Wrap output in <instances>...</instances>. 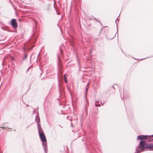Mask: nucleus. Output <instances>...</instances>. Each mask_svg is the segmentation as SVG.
Listing matches in <instances>:
<instances>
[{"label":"nucleus","instance_id":"18","mask_svg":"<svg viewBox=\"0 0 153 153\" xmlns=\"http://www.w3.org/2000/svg\"><path fill=\"white\" fill-rule=\"evenodd\" d=\"M30 67H29L28 68V70H27V71L28 70H29L30 68Z\"/></svg>","mask_w":153,"mask_h":153},{"label":"nucleus","instance_id":"6","mask_svg":"<svg viewBox=\"0 0 153 153\" xmlns=\"http://www.w3.org/2000/svg\"><path fill=\"white\" fill-rule=\"evenodd\" d=\"M35 121L36 122L37 125L40 124V119L39 116L36 115V116Z\"/></svg>","mask_w":153,"mask_h":153},{"label":"nucleus","instance_id":"2","mask_svg":"<svg viewBox=\"0 0 153 153\" xmlns=\"http://www.w3.org/2000/svg\"><path fill=\"white\" fill-rule=\"evenodd\" d=\"M39 136L41 140L43 142L42 145L45 153H47V144L45 143L47 141L46 137L43 132L39 133Z\"/></svg>","mask_w":153,"mask_h":153},{"label":"nucleus","instance_id":"21","mask_svg":"<svg viewBox=\"0 0 153 153\" xmlns=\"http://www.w3.org/2000/svg\"><path fill=\"white\" fill-rule=\"evenodd\" d=\"M103 104H104V103L102 104V102H101V104L102 105H103Z\"/></svg>","mask_w":153,"mask_h":153},{"label":"nucleus","instance_id":"14","mask_svg":"<svg viewBox=\"0 0 153 153\" xmlns=\"http://www.w3.org/2000/svg\"><path fill=\"white\" fill-rule=\"evenodd\" d=\"M35 113H36V111H35V110L34 111H33V114H35Z\"/></svg>","mask_w":153,"mask_h":153},{"label":"nucleus","instance_id":"10","mask_svg":"<svg viewBox=\"0 0 153 153\" xmlns=\"http://www.w3.org/2000/svg\"><path fill=\"white\" fill-rule=\"evenodd\" d=\"M88 88H85V93H86V94L87 93V91H88Z\"/></svg>","mask_w":153,"mask_h":153},{"label":"nucleus","instance_id":"11","mask_svg":"<svg viewBox=\"0 0 153 153\" xmlns=\"http://www.w3.org/2000/svg\"><path fill=\"white\" fill-rule=\"evenodd\" d=\"M118 17L117 18V19H116V20L115 21V23H116V24H117V20H118V21H119V19H118Z\"/></svg>","mask_w":153,"mask_h":153},{"label":"nucleus","instance_id":"20","mask_svg":"<svg viewBox=\"0 0 153 153\" xmlns=\"http://www.w3.org/2000/svg\"><path fill=\"white\" fill-rule=\"evenodd\" d=\"M71 126H73V125H72V123H71Z\"/></svg>","mask_w":153,"mask_h":153},{"label":"nucleus","instance_id":"3","mask_svg":"<svg viewBox=\"0 0 153 153\" xmlns=\"http://www.w3.org/2000/svg\"><path fill=\"white\" fill-rule=\"evenodd\" d=\"M10 24L14 29H16L18 27L17 23L16 20L15 19H13L12 20Z\"/></svg>","mask_w":153,"mask_h":153},{"label":"nucleus","instance_id":"17","mask_svg":"<svg viewBox=\"0 0 153 153\" xmlns=\"http://www.w3.org/2000/svg\"><path fill=\"white\" fill-rule=\"evenodd\" d=\"M4 124H5V123H4L3 124H2V126H4Z\"/></svg>","mask_w":153,"mask_h":153},{"label":"nucleus","instance_id":"1","mask_svg":"<svg viewBox=\"0 0 153 153\" xmlns=\"http://www.w3.org/2000/svg\"><path fill=\"white\" fill-rule=\"evenodd\" d=\"M146 143L145 141L143 140H140L139 145L136 148V153H140L143 150L146 149Z\"/></svg>","mask_w":153,"mask_h":153},{"label":"nucleus","instance_id":"24","mask_svg":"<svg viewBox=\"0 0 153 153\" xmlns=\"http://www.w3.org/2000/svg\"><path fill=\"white\" fill-rule=\"evenodd\" d=\"M121 98H122V99H123V98L122 97H121Z\"/></svg>","mask_w":153,"mask_h":153},{"label":"nucleus","instance_id":"22","mask_svg":"<svg viewBox=\"0 0 153 153\" xmlns=\"http://www.w3.org/2000/svg\"><path fill=\"white\" fill-rule=\"evenodd\" d=\"M29 106V105H27V106Z\"/></svg>","mask_w":153,"mask_h":153},{"label":"nucleus","instance_id":"8","mask_svg":"<svg viewBox=\"0 0 153 153\" xmlns=\"http://www.w3.org/2000/svg\"><path fill=\"white\" fill-rule=\"evenodd\" d=\"M23 55H24V57L22 59L23 60H24L27 58V54H26L25 53H24Z\"/></svg>","mask_w":153,"mask_h":153},{"label":"nucleus","instance_id":"16","mask_svg":"<svg viewBox=\"0 0 153 153\" xmlns=\"http://www.w3.org/2000/svg\"><path fill=\"white\" fill-rule=\"evenodd\" d=\"M1 128H3V129H4L5 128V127H1Z\"/></svg>","mask_w":153,"mask_h":153},{"label":"nucleus","instance_id":"25","mask_svg":"<svg viewBox=\"0 0 153 153\" xmlns=\"http://www.w3.org/2000/svg\"><path fill=\"white\" fill-rule=\"evenodd\" d=\"M152 148H153V144H152Z\"/></svg>","mask_w":153,"mask_h":153},{"label":"nucleus","instance_id":"9","mask_svg":"<svg viewBox=\"0 0 153 153\" xmlns=\"http://www.w3.org/2000/svg\"><path fill=\"white\" fill-rule=\"evenodd\" d=\"M98 101H97L95 102V105L97 107V106H100V105H98Z\"/></svg>","mask_w":153,"mask_h":153},{"label":"nucleus","instance_id":"12","mask_svg":"<svg viewBox=\"0 0 153 153\" xmlns=\"http://www.w3.org/2000/svg\"><path fill=\"white\" fill-rule=\"evenodd\" d=\"M65 79V82L66 83H67V79Z\"/></svg>","mask_w":153,"mask_h":153},{"label":"nucleus","instance_id":"7","mask_svg":"<svg viewBox=\"0 0 153 153\" xmlns=\"http://www.w3.org/2000/svg\"><path fill=\"white\" fill-rule=\"evenodd\" d=\"M146 148H149V150H151L152 148V143H146Z\"/></svg>","mask_w":153,"mask_h":153},{"label":"nucleus","instance_id":"4","mask_svg":"<svg viewBox=\"0 0 153 153\" xmlns=\"http://www.w3.org/2000/svg\"><path fill=\"white\" fill-rule=\"evenodd\" d=\"M147 136L146 135H139L137 137V140H141L143 139H146L147 138Z\"/></svg>","mask_w":153,"mask_h":153},{"label":"nucleus","instance_id":"13","mask_svg":"<svg viewBox=\"0 0 153 153\" xmlns=\"http://www.w3.org/2000/svg\"><path fill=\"white\" fill-rule=\"evenodd\" d=\"M64 79H67V78L66 77V75L65 74H64Z\"/></svg>","mask_w":153,"mask_h":153},{"label":"nucleus","instance_id":"5","mask_svg":"<svg viewBox=\"0 0 153 153\" xmlns=\"http://www.w3.org/2000/svg\"><path fill=\"white\" fill-rule=\"evenodd\" d=\"M37 125L38 129V132H39V133L43 132V131L40 124H37Z\"/></svg>","mask_w":153,"mask_h":153},{"label":"nucleus","instance_id":"23","mask_svg":"<svg viewBox=\"0 0 153 153\" xmlns=\"http://www.w3.org/2000/svg\"><path fill=\"white\" fill-rule=\"evenodd\" d=\"M68 116H67V118L68 119Z\"/></svg>","mask_w":153,"mask_h":153},{"label":"nucleus","instance_id":"26","mask_svg":"<svg viewBox=\"0 0 153 153\" xmlns=\"http://www.w3.org/2000/svg\"><path fill=\"white\" fill-rule=\"evenodd\" d=\"M152 150H153V149H152Z\"/></svg>","mask_w":153,"mask_h":153},{"label":"nucleus","instance_id":"19","mask_svg":"<svg viewBox=\"0 0 153 153\" xmlns=\"http://www.w3.org/2000/svg\"><path fill=\"white\" fill-rule=\"evenodd\" d=\"M88 85H89V83H88L87 84V85H86V86H88Z\"/></svg>","mask_w":153,"mask_h":153},{"label":"nucleus","instance_id":"15","mask_svg":"<svg viewBox=\"0 0 153 153\" xmlns=\"http://www.w3.org/2000/svg\"><path fill=\"white\" fill-rule=\"evenodd\" d=\"M5 129H7V128H8V129H10V128H8V127H6L5 128Z\"/></svg>","mask_w":153,"mask_h":153}]
</instances>
